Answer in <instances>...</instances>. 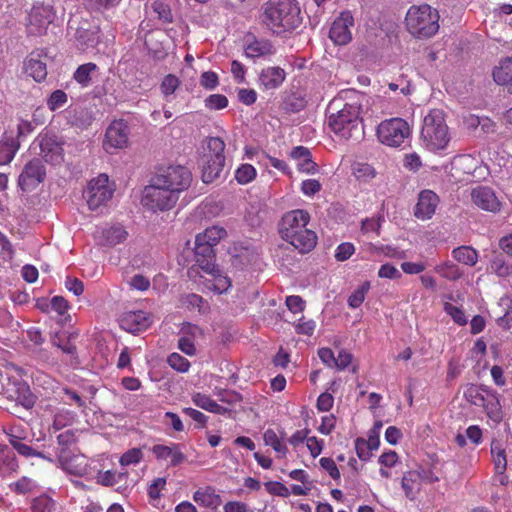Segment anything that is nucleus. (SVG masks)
<instances>
[{
    "label": "nucleus",
    "mask_w": 512,
    "mask_h": 512,
    "mask_svg": "<svg viewBox=\"0 0 512 512\" xmlns=\"http://www.w3.org/2000/svg\"><path fill=\"white\" fill-rule=\"evenodd\" d=\"M261 10V22L278 35L295 30L302 22L301 10L296 0H269L263 4Z\"/></svg>",
    "instance_id": "obj_1"
},
{
    "label": "nucleus",
    "mask_w": 512,
    "mask_h": 512,
    "mask_svg": "<svg viewBox=\"0 0 512 512\" xmlns=\"http://www.w3.org/2000/svg\"><path fill=\"white\" fill-rule=\"evenodd\" d=\"M309 220L308 212L297 209L287 212L280 222L281 237L302 253L313 249L317 242L315 232L306 228Z\"/></svg>",
    "instance_id": "obj_2"
},
{
    "label": "nucleus",
    "mask_w": 512,
    "mask_h": 512,
    "mask_svg": "<svg viewBox=\"0 0 512 512\" xmlns=\"http://www.w3.org/2000/svg\"><path fill=\"white\" fill-rule=\"evenodd\" d=\"M405 20L408 31L417 38H430L439 30V13L428 4L412 6Z\"/></svg>",
    "instance_id": "obj_3"
},
{
    "label": "nucleus",
    "mask_w": 512,
    "mask_h": 512,
    "mask_svg": "<svg viewBox=\"0 0 512 512\" xmlns=\"http://www.w3.org/2000/svg\"><path fill=\"white\" fill-rule=\"evenodd\" d=\"M351 93L354 91H342L329 103L326 114L330 127L345 128L346 125H351V128H357L359 125L364 126L363 119L359 117V106L344 102Z\"/></svg>",
    "instance_id": "obj_4"
},
{
    "label": "nucleus",
    "mask_w": 512,
    "mask_h": 512,
    "mask_svg": "<svg viewBox=\"0 0 512 512\" xmlns=\"http://www.w3.org/2000/svg\"><path fill=\"white\" fill-rule=\"evenodd\" d=\"M178 197L162 184H158L153 177L151 183L147 185L142 193L141 202L144 207L151 211H166L174 207Z\"/></svg>",
    "instance_id": "obj_5"
},
{
    "label": "nucleus",
    "mask_w": 512,
    "mask_h": 512,
    "mask_svg": "<svg viewBox=\"0 0 512 512\" xmlns=\"http://www.w3.org/2000/svg\"><path fill=\"white\" fill-rule=\"evenodd\" d=\"M114 190L107 174H100L90 180L84 193L89 209L95 211L105 206L111 200Z\"/></svg>",
    "instance_id": "obj_6"
},
{
    "label": "nucleus",
    "mask_w": 512,
    "mask_h": 512,
    "mask_svg": "<svg viewBox=\"0 0 512 512\" xmlns=\"http://www.w3.org/2000/svg\"><path fill=\"white\" fill-rule=\"evenodd\" d=\"M158 184L165 188L173 190V193L179 198L181 192L187 190L192 183V173L181 165L169 166L161 170L154 176Z\"/></svg>",
    "instance_id": "obj_7"
},
{
    "label": "nucleus",
    "mask_w": 512,
    "mask_h": 512,
    "mask_svg": "<svg viewBox=\"0 0 512 512\" xmlns=\"http://www.w3.org/2000/svg\"><path fill=\"white\" fill-rule=\"evenodd\" d=\"M40 147V153L46 162L53 165L60 164L64 159L62 143L58 141L53 132L40 134L36 139Z\"/></svg>",
    "instance_id": "obj_8"
},
{
    "label": "nucleus",
    "mask_w": 512,
    "mask_h": 512,
    "mask_svg": "<svg viewBox=\"0 0 512 512\" xmlns=\"http://www.w3.org/2000/svg\"><path fill=\"white\" fill-rule=\"evenodd\" d=\"M472 203L481 210L497 213L502 204L494 190L487 186H477L470 192Z\"/></svg>",
    "instance_id": "obj_9"
},
{
    "label": "nucleus",
    "mask_w": 512,
    "mask_h": 512,
    "mask_svg": "<svg viewBox=\"0 0 512 512\" xmlns=\"http://www.w3.org/2000/svg\"><path fill=\"white\" fill-rule=\"evenodd\" d=\"M54 18L55 15L51 6H34L29 14V33L33 35H41L45 33Z\"/></svg>",
    "instance_id": "obj_10"
},
{
    "label": "nucleus",
    "mask_w": 512,
    "mask_h": 512,
    "mask_svg": "<svg viewBox=\"0 0 512 512\" xmlns=\"http://www.w3.org/2000/svg\"><path fill=\"white\" fill-rule=\"evenodd\" d=\"M354 25V18L349 11H344L334 20L329 31L330 39L336 45H346L352 40L350 28Z\"/></svg>",
    "instance_id": "obj_11"
},
{
    "label": "nucleus",
    "mask_w": 512,
    "mask_h": 512,
    "mask_svg": "<svg viewBox=\"0 0 512 512\" xmlns=\"http://www.w3.org/2000/svg\"><path fill=\"white\" fill-rule=\"evenodd\" d=\"M45 169L39 159L28 162L19 176L18 184L22 190L30 191L44 180Z\"/></svg>",
    "instance_id": "obj_12"
},
{
    "label": "nucleus",
    "mask_w": 512,
    "mask_h": 512,
    "mask_svg": "<svg viewBox=\"0 0 512 512\" xmlns=\"http://www.w3.org/2000/svg\"><path fill=\"white\" fill-rule=\"evenodd\" d=\"M23 130H5L0 140V165L8 164L14 158L20 147L18 138Z\"/></svg>",
    "instance_id": "obj_13"
},
{
    "label": "nucleus",
    "mask_w": 512,
    "mask_h": 512,
    "mask_svg": "<svg viewBox=\"0 0 512 512\" xmlns=\"http://www.w3.org/2000/svg\"><path fill=\"white\" fill-rule=\"evenodd\" d=\"M58 459L62 469L70 474L82 476L87 472V461L82 454H71L70 451L61 449Z\"/></svg>",
    "instance_id": "obj_14"
},
{
    "label": "nucleus",
    "mask_w": 512,
    "mask_h": 512,
    "mask_svg": "<svg viewBox=\"0 0 512 512\" xmlns=\"http://www.w3.org/2000/svg\"><path fill=\"white\" fill-rule=\"evenodd\" d=\"M439 204L438 195L432 190H423L420 192L418 202L415 206L414 215L421 220L430 219Z\"/></svg>",
    "instance_id": "obj_15"
},
{
    "label": "nucleus",
    "mask_w": 512,
    "mask_h": 512,
    "mask_svg": "<svg viewBox=\"0 0 512 512\" xmlns=\"http://www.w3.org/2000/svg\"><path fill=\"white\" fill-rule=\"evenodd\" d=\"M150 323L148 314L141 310L126 312L120 318L121 328L133 334L146 330Z\"/></svg>",
    "instance_id": "obj_16"
},
{
    "label": "nucleus",
    "mask_w": 512,
    "mask_h": 512,
    "mask_svg": "<svg viewBox=\"0 0 512 512\" xmlns=\"http://www.w3.org/2000/svg\"><path fill=\"white\" fill-rule=\"evenodd\" d=\"M450 141L448 130H421V144L431 152L444 150Z\"/></svg>",
    "instance_id": "obj_17"
},
{
    "label": "nucleus",
    "mask_w": 512,
    "mask_h": 512,
    "mask_svg": "<svg viewBox=\"0 0 512 512\" xmlns=\"http://www.w3.org/2000/svg\"><path fill=\"white\" fill-rule=\"evenodd\" d=\"M152 453L157 460L169 461L170 466H178L186 460L180 445L171 443L170 445L157 444L152 447Z\"/></svg>",
    "instance_id": "obj_18"
},
{
    "label": "nucleus",
    "mask_w": 512,
    "mask_h": 512,
    "mask_svg": "<svg viewBox=\"0 0 512 512\" xmlns=\"http://www.w3.org/2000/svg\"><path fill=\"white\" fill-rule=\"evenodd\" d=\"M193 500L199 506L216 510L222 504L221 496L212 486H205L197 489L193 494Z\"/></svg>",
    "instance_id": "obj_19"
},
{
    "label": "nucleus",
    "mask_w": 512,
    "mask_h": 512,
    "mask_svg": "<svg viewBox=\"0 0 512 512\" xmlns=\"http://www.w3.org/2000/svg\"><path fill=\"white\" fill-rule=\"evenodd\" d=\"M225 157L204 158L202 167V180L204 183H212L223 176Z\"/></svg>",
    "instance_id": "obj_20"
},
{
    "label": "nucleus",
    "mask_w": 512,
    "mask_h": 512,
    "mask_svg": "<svg viewBox=\"0 0 512 512\" xmlns=\"http://www.w3.org/2000/svg\"><path fill=\"white\" fill-rule=\"evenodd\" d=\"M411 130H376L378 140L389 147H400L408 143Z\"/></svg>",
    "instance_id": "obj_21"
},
{
    "label": "nucleus",
    "mask_w": 512,
    "mask_h": 512,
    "mask_svg": "<svg viewBox=\"0 0 512 512\" xmlns=\"http://www.w3.org/2000/svg\"><path fill=\"white\" fill-rule=\"evenodd\" d=\"M129 136L126 130H106L103 139V148L113 154L118 149L128 146Z\"/></svg>",
    "instance_id": "obj_22"
},
{
    "label": "nucleus",
    "mask_w": 512,
    "mask_h": 512,
    "mask_svg": "<svg viewBox=\"0 0 512 512\" xmlns=\"http://www.w3.org/2000/svg\"><path fill=\"white\" fill-rule=\"evenodd\" d=\"M127 232L121 225H113L97 231L96 238L103 245L115 246L123 242Z\"/></svg>",
    "instance_id": "obj_23"
},
{
    "label": "nucleus",
    "mask_w": 512,
    "mask_h": 512,
    "mask_svg": "<svg viewBox=\"0 0 512 512\" xmlns=\"http://www.w3.org/2000/svg\"><path fill=\"white\" fill-rule=\"evenodd\" d=\"M401 486L405 492L406 497H408L410 500H415L422 488L419 471L411 470L404 473Z\"/></svg>",
    "instance_id": "obj_24"
},
{
    "label": "nucleus",
    "mask_w": 512,
    "mask_h": 512,
    "mask_svg": "<svg viewBox=\"0 0 512 512\" xmlns=\"http://www.w3.org/2000/svg\"><path fill=\"white\" fill-rule=\"evenodd\" d=\"M493 78L499 85L506 86L508 92L512 94V56L500 62L493 71Z\"/></svg>",
    "instance_id": "obj_25"
},
{
    "label": "nucleus",
    "mask_w": 512,
    "mask_h": 512,
    "mask_svg": "<svg viewBox=\"0 0 512 512\" xmlns=\"http://www.w3.org/2000/svg\"><path fill=\"white\" fill-rule=\"evenodd\" d=\"M25 72L36 82H41L47 76L46 63L41 60L40 54L31 53L25 62Z\"/></svg>",
    "instance_id": "obj_26"
},
{
    "label": "nucleus",
    "mask_w": 512,
    "mask_h": 512,
    "mask_svg": "<svg viewBox=\"0 0 512 512\" xmlns=\"http://www.w3.org/2000/svg\"><path fill=\"white\" fill-rule=\"evenodd\" d=\"M484 396L481 406H483L487 416L495 423L500 422L502 420V408L497 394L489 391Z\"/></svg>",
    "instance_id": "obj_27"
},
{
    "label": "nucleus",
    "mask_w": 512,
    "mask_h": 512,
    "mask_svg": "<svg viewBox=\"0 0 512 512\" xmlns=\"http://www.w3.org/2000/svg\"><path fill=\"white\" fill-rule=\"evenodd\" d=\"M259 79L265 88L274 89L284 81L285 72L279 67H268L262 70Z\"/></svg>",
    "instance_id": "obj_28"
},
{
    "label": "nucleus",
    "mask_w": 512,
    "mask_h": 512,
    "mask_svg": "<svg viewBox=\"0 0 512 512\" xmlns=\"http://www.w3.org/2000/svg\"><path fill=\"white\" fill-rule=\"evenodd\" d=\"M351 172L357 181L365 184L371 182L377 176V171L371 164L360 161L352 163Z\"/></svg>",
    "instance_id": "obj_29"
},
{
    "label": "nucleus",
    "mask_w": 512,
    "mask_h": 512,
    "mask_svg": "<svg viewBox=\"0 0 512 512\" xmlns=\"http://www.w3.org/2000/svg\"><path fill=\"white\" fill-rule=\"evenodd\" d=\"M192 401L197 407L211 413L223 415L228 411L226 408L217 404L209 395L203 393H194L192 395Z\"/></svg>",
    "instance_id": "obj_30"
},
{
    "label": "nucleus",
    "mask_w": 512,
    "mask_h": 512,
    "mask_svg": "<svg viewBox=\"0 0 512 512\" xmlns=\"http://www.w3.org/2000/svg\"><path fill=\"white\" fill-rule=\"evenodd\" d=\"M226 236L227 231L223 227L212 226L205 229L202 233L197 234L196 241L216 246Z\"/></svg>",
    "instance_id": "obj_31"
},
{
    "label": "nucleus",
    "mask_w": 512,
    "mask_h": 512,
    "mask_svg": "<svg viewBox=\"0 0 512 512\" xmlns=\"http://www.w3.org/2000/svg\"><path fill=\"white\" fill-rule=\"evenodd\" d=\"M478 161L471 155H460L452 161V170L456 173L472 175L476 170Z\"/></svg>",
    "instance_id": "obj_32"
},
{
    "label": "nucleus",
    "mask_w": 512,
    "mask_h": 512,
    "mask_svg": "<svg viewBox=\"0 0 512 512\" xmlns=\"http://www.w3.org/2000/svg\"><path fill=\"white\" fill-rule=\"evenodd\" d=\"M435 273H437L440 277L445 278L449 281H457L459 280L464 272L458 265L451 261H445L440 264H437L434 267Z\"/></svg>",
    "instance_id": "obj_33"
},
{
    "label": "nucleus",
    "mask_w": 512,
    "mask_h": 512,
    "mask_svg": "<svg viewBox=\"0 0 512 512\" xmlns=\"http://www.w3.org/2000/svg\"><path fill=\"white\" fill-rule=\"evenodd\" d=\"M452 257L459 263L474 266L478 261V253L470 246H460L452 250Z\"/></svg>",
    "instance_id": "obj_34"
},
{
    "label": "nucleus",
    "mask_w": 512,
    "mask_h": 512,
    "mask_svg": "<svg viewBox=\"0 0 512 512\" xmlns=\"http://www.w3.org/2000/svg\"><path fill=\"white\" fill-rule=\"evenodd\" d=\"M225 149L224 141L219 137H210L204 141L203 150L204 158H220L225 157L223 152Z\"/></svg>",
    "instance_id": "obj_35"
},
{
    "label": "nucleus",
    "mask_w": 512,
    "mask_h": 512,
    "mask_svg": "<svg viewBox=\"0 0 512 512\" xmlns=\"http://www.w3.org/2000/svg\"><path fill=\"white\" fill-rule=\"evenodd\" d=\"M273 53V46L267 40H255L245 48V56L256 58Z\"/></svg>",
    "instance_id": "obj_36"
},
{
    "label": "nucleus",
    "mask_w": 512,
    "mask_h": 512,
    "mask_svg": "<svg viewBox=\"0 0 512 512\" xmlns=\"http://www.w3.org/2000/svg\"><path fill=\"white\" fill-rule=\"evenodd\" d=\"M128 472H118L107 470L99 472L97 475V482L103 486H116L118 484L126 483Z\"/></svg>",
    "instance_id": "obj_37"
},
{
    "label": "nucleus",
    "mask_w": 512,
    "mask_h": 512,
    "mask_svg": "<svg viewBox=\"0 0 512 512\" xmlns=\"http://www.w3.org/2000/svg\"><path fill=\"white\" fill-rule=\"evenodd\" d=\"M9 443L22 456H25V457L36 456V457H40V458H43V459H46V460L52 462V459L46 457L43 453L34 450L32 447L22 443L20 441L19 437L15 436L13 434L9 435Z\"/></svg>",
    "instance_id": "obj_38"
},
{
    "label": "nucleus",
    "mask_w": 512,
    "mask_h": 512,
    "mask_svg": "<svg viewBox=\"0 0 512 512\" xmlns=\"http://www.w3.org/2000/svg\"><path fill=\"white\" fill-rule=\"evenodd\" d=\"M211 276L212 279L208 281L207 285L215 292L221 294L231 287V280L220 269L217 270V273L211 274Z\"/></svg>",
    "instance_id": "obj_39"
},
{
    "label": "nucleus",
    "mask_w": 512,
    "mask_h": 512,
    "mask_svg": "<svg viewBox=\"0 0 512 512\" xmlns=\"http://www.w3.org/2000/svg\"><path fill=\"white\" fill-rule=\"evenodd\" d=\"M263 440L265 445L271 446L280 457H285L287 454V447L281 443L276 432L272 429H267L264 432Z\"/></svg>",
    "instance_id": "obj_40"
},
{
    "label": "nucleus",
    "mask_w": 512,
    "mask_h": 512,
    "mask_svg": "<svg viewBox=\"0 0 512 512\" xmlns=\"http://www.w3.org/2000/svg\"><path fill=\"white\" fill-rule=\"evenodd\" d=\"M97 70L94 63L80 65L74 73V79L82 86H88L91 81V74Z\"/></svg>",
    "instance_id": "obj_41"
},
{
    "label": "nucleus",
    "mask_w": 512,
    "mask_h": 512,
    "mask_svg": "<svg viewBox=\"0 0 512 512\" xmlns=\"http://www.w3.org/2000/svg\"><path fill=\"white\" fill-rule=\"evenodd\" d=\"M491 454L496 470L498 472H503L506 469L507 461L505 456V450L498 441L492 442Z\"/></svg>",
    "instance_id": "obj_42"
},
{
    "label": "nucleus",
    "mask_w": 512,
    "mask_h": 512,
    "mask_svg": "<svg viewBox=\"0 0 512 512\" xmlns=\"http://www.w3.org/2000/svg\"><path fill=\"white\" fill-rule=\"evenodd\" d=\"M423 128H443L445 125V114L441 109H433L424 117Z\"/></svg>",
    "instance_id": "obj_43"
},
{
    "label": "nucleus",
    "mask_w": 512,
    "mask_h": 512,
    "mask_svg": "<svg viewBox=\"0 0 512 512\" xmlns=\"http://www.w3.org/2000/svg\"><path fill=\"white\" fill-rule=\"evenodd\" d=\"M75 418L76 415L74 412L68 409H60L54 416L53 428L55 430H60L66 426H69L73 424Z\"/></svg>",
    "instance_id": "obj_44"
},
{
    "label": "nucleus",
    "mask_w": 512,
    "mask_h": 512,
    "mask_svg": "<svg viewBox=\"0 0 512 512\" xmlns=\"http://www.w3.org/2000/svg\"><path fill=\"white\" fill-rule=\"evenodd\" d=\"M0 467L11 472L18 468L14 453L6 445L0 446Z\"/></svg>",
    "instance_id": "obj_45"
},
{
    "label": "nucleus",
    "mask_w": 512,
    "mask_h": 512,
    "mask_svg": "<svg viewBox=\"0 0 512 512\" xmlns=\"http://www.w3.org/2000/svg\"><path fill=\"white\" fill-rule=\"evenodd\" d=\"M169 366L177 372L185 373L190 368V362L179 353H172L167 358Z\"/></svg>",
    "instance_id": "obj_46"
},
{
    "label": "nucleus",
    "mask_w": 512,
    "mask_h": 512,
    "mask_svg": "<svg viewBox=\"0 0 512 512\" xmlns=\"http://www.w3.org/2000/svg\"><path fill=\"white\" fill-rule=\"evenodd\" d=\"M370 288L369 282H364L360 285L348 298V305L355 309L358 308L364 301L365 296Z\"/></svg>",
    "instance_id": "obj_47"
},
{
    "label": "nucleus",
    "mask_w": 512,
    "mask_h": 512,
    "mask_svg": "<svg viewBox=\"0 0 512 512\" xmlns=\"http://www.w3.org/2000/svg\"><path fill=\"white\" fill-rule=\"evenodd\" d=\"M256 177V169L250 164L241 165L235 172V178L240 184H247Z\"/></svg>",
    "instance_id": "obj_48"
},
{
    "label": "nucleus",
    "mask_w": 512,
    "mask_h": 512,
    "mask_svg": "<svg viewBox=\"0 0 512 512\" xmlns=\"http://www.w3.org/2000/svg\"><path fill=\"white\" fill-rule=\"evenodd\" d=\"M489 390L482 389L478 386L471 385L467 388L465 391V397L467 400L476 406H481L482 402L484 401L485 394H487Z\"/></svg>",
    "instance_id": "obj_49"
},
{
    "label": "nucleus",
    "mask_w": 512,
    "mask_h": 512,
    "mask_svg": "<svg viewBox=\"0 0 512 512\" xmlns=\"http://www.w3.org/2000/svg\"><path fill=\"white\" fill-rule=\"evenodd\" d=\"M444 311L449 315L451 316V318L453 319V321L460 325V326H464L468 323V320L464 314V311L457 307V306H454L453 304L449 303V302H445L444 303Z\"/></svg>",
    "instance_id": "obj_50"
},
{
    "label": "nucleus",
    "mask_w": 512,
    "mask_h": 512,
    "mask_svg": "<svg viewBox=\"0 0 512 512\" xmlns=\"http://www.w3.org/2000/svg\"><path fill=\"white\" fill-rule=\"evenodd\" d=\"M143 458V453L140 448H132L128 451H126L121 457H120V464L121 466H129V465H136L138 464Z\"/></svg>",
    "instance_id": "obj_51"
},
{
    "label": "nucleus",
    "mask_w": 512,
    "mask_h": 512,
    "mask_svg": "<svg viewBox=\"0 0 512 512\" xmlns=\"http://www.w3.org/2000/svg\"><path fill=\"white\" fill-rule=\"evenodd\" d=\"M9 487L15 493L26 494L35 488V482L28 477H22L18 481L11 483Z\"/></svg>",
    "instance_id": "obj_52"
},
{
    "label": "nucleus",
    "mask_w": 512,
    "mask_h": 512,
    "mask_svg": "<svg viewBox=\"0 0 512 512\" xmlns=\"http://www.w3.org/2000/svg\"><path fill=\"white\" fill-rule=\"evenodd\" d=\"M180 335H182L185 338H188L189 340H192L193 342L203 336V331L200 327L197 325L191 324L189 322L183 323L180 328Z\"/></svg>",
    "instance_id": "obj_53"
},
{
    "label": "nucleus",
    "mask_w": 512,
    "mask_h": 512,
    "mask_svg": "<svg viewBox=\"0 0 512 512\" xmlns=\"http://www.w3.org/2000/svg\"><path fill=\"white\" fill-rule=\"evenodd\" d=\"M491 270L501 277L512 274V267L507 265L501 256H496L490 266Z\"/></svg>",
    "instance_id": "obj_54"
},
{
    "label": "nucleus",
    "mask_w": 512,
    "mask_h": 512,
    "mask_svg": "<svg viewBox=\"0 0 512 512\" xmlns=\"http://www.w3.org/2000/svg\"><path fill=\"white\" fill-rule=\"evenodd\" d=\"M67 102V94L62 90H55L49 97L47 105L51 110L61 108Z\"/></svg>",
    "instance_id": "obj_55"
},
{
    "label": "nucleus",
    "mask_w": 512,
    "mask_h": 512,
    "mask_svg": "<svg viewBox=\"0 0 512 512\" xmlns=\"http://www.w3.org/2000/svg\"><path fill=\"white\" fill-rule=\"evenodd\" d=\"M319 463L322 469H324L330 475L331 478H333L334 480L340 479V471L332 458L322 457L319 460Z\"/></svg>",
    "instance_id": "obj_56"
},
{
    "label": "nucleus",
    "mask_w": 512,
    "mask_h": 512,
    "mask_svg": "<svg viewBox=\"0 0 512 512\" xmlns=\"http://www.w3.org/2000/svg\"><path fill=\"white\" fill-rule=\"evenodd\" d=\"M131 289L138 291H146L150 287V280L142 274H136L128 281Z\"/></svg>",
    "instance_id": "obj_57"
},
{
    "label": "nucleus",
    "mask_w": 512,
    "mask_h": 512,
    "mask_svg": "<svg viewBox=\"0 0 512 512\" xmlns=\"http://www.w3.org/2000/svg\"><path fill=\"white\" fill-rule=\"evenodd\" d=\"M205 104L210 109H223L228 105V99L226 96L221 94L210 95L206 100Z\"/></svg>",
    "instance_id": "obj_58"
},
{
    "label": "nucleus",
    "mask_w": 512,
    "mask_h": 512,
    "mask_svg": "<svg viewBox=\"0 0 512 512\" xmlns=\"http://www.w3.org/2000/svg\"><path fill=\"white\" fill-rule=\"evenodd\" d=\"M355 251L354 245L349 242L341 243L335 252V258L338 261H345L349 259Z\"/></svg>",
    "instance_id": "obj_59"
},
{
    "label": "nucleus",
    "mask_w": 512,
    "mask_h": 512,
    "mask_svg": "<svg viewBox=\"0 0 512 512\" xmlns=\"http://www.w3.org/2000/svg\"><path fill=\"white\" fill-rule=\"evenodd\" d=\"M202 301L201 296L193 293L182 295L180 298L181 305L187 309L200 308Z\"/></svg>",
    "instance_id": "obj_60"
},
{
    "label": "nucleus",
    "mask_w": 512,
    "mask_h": 512,
    "mask_svg": "<svg viewBox=\"0 0 512 512\" xmlns=\"http://www.w3.org/2000/svg\"><path fill=\"white\" fill-rule=\"evenodd\" d=\"M179 86V79L172 74L165 76L161 84V90L165 95H170L175 92Z\"/></svg>",
    "instance_id": "obj_61"
},
{
    "label": "nucleus",
    "mask_w": 512,
    "mask_h": 512,
    "mask_svg": "<svg viewBox=\"0 0 512 512\" xmlns=\"http://www.w3.org/2000/svg\"><path fill=\"white\" fill-rule=\"evenodd\" d=\"M58 444L62 449L68 450V447L75 444L77 441L76 434L73 430H65L57 436Z\"/></svg>",
    "instance_id": "obj_62"
},
{
    "label": "nucleus",
    "mask_w": 512,
    "mask_h": 512,
    "mask_svg": "<svg viewBox=\"0 0 512 512\" xmlns=\"http://www.w3.org/2000/svg\"><path fill=\"white\" fill-rule=\"evenodd\" d=\"M267 491L270 494L281 496V497H288L290 495L289 489L283 485L280 482L273 481V482H267L265 484Z\"/></svg>",
    "instance_id": "obj_63"
},
{
    "label": "nucleus",
    "mask_w": 512,
    "mask_h": 512,
    "mask_svg": "<svg viewBox=\"0 0 512 512\" xmlns=\"http://www.w3.org/2000/svg\"><path fill=\"white\" fill-rule=\"evenodd\" d=\"M321 183L316 179H307L301 184V191L307 196H312L321 190Z\"/></svg>",
    "instance_id": "obj_64"
}]
</instances>
